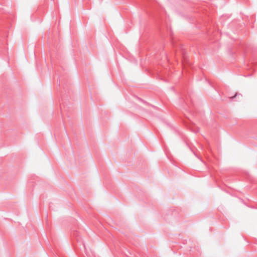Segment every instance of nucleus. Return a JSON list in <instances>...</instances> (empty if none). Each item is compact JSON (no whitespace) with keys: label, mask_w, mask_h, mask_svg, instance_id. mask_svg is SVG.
<instances>
[{"label":"nucleus","mask_w":257,"mask_h":257,"mask_svg":"<svg viewBox=\"0 0 257 257\" xmlns=\"http://www.w3.org/2000/svg\"><path fill=\"white\" fill-rule=\"evenodd\" d=\"M241 96L242 97V95L238 93H236L235 95L232 97H230V99L231 100L234 99L235 98L237 97V96Z\"/></svg>","instance_id":"nucleus-1"},{"label":"nucleus","mask_w":257,"mask_h":257,"mask_svg":"<svg viewBox=\"0 0 257 257\" xmlns=\"http://www.w3.org/2000/svg\"><path fill=\"white\" fill-rule=\"evenodd\" d=\"M193 132L195 133H197L199 132V128H196V129L195 130H192Z\"/></svg>","instance_id":"nucleus-2"}]
</instances>
